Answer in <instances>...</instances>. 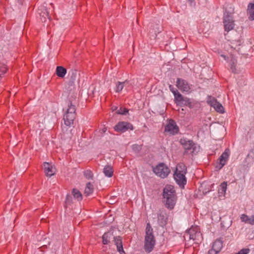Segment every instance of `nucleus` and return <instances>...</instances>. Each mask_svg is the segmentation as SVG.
<instances>
[{"label":"nucleus","mask_w":254,"mask_h":254,"mask_svg":"<svg viewBox=\"0 0 254 254\" xmlns=\"http://www.w3.org/2000/svg\"><path fill=\"white\" fill-rule=\"evenodd\" d=\"M177 195L174 188L172 185H167L163 189V201L165 206L173 209L177 201Z\"/></svg>","instance_id":"f257e3e1"},{"label":"nucleus","mask_w":254,"mask_h":254,"mask_svg":"<svg viewBox=\"0 0 254 254\" xmlns=\"http://www.w3.org/2000/svg\"><path fill=\"white\" fill-rule=\"evenodd\" d=\"M156 240L153 234V229L150 223H147L145 229L144 249L146 252L150 253L154 248Z\"/></svg>","instance_id":"f03ea898"},{"label":"nucleus","mask_w":254,"mask_h":254,"mask_svg":"<svg viewBox=\"0 0 254 254\" xmlns=\"http://www.w3.org/2000/svg\"><path fill=\"white\" fill-rule=\"evenodd\" d=\"M111 240L114 242L115 245L117 246V250L120 253H124L122 238L120 236L115 237L112 232L105 233L102 236V243L104 245H109Z\"/></svg>","instance_id":"7ed1b4c3"},{"label":"nucleus","mask_w":254,"mask_h":254,"mask_svg":"<svg viewBox=\"0 0 254 254\" xmlns=\"http://www.w3.org/2000/svg\"><path fill=\"white\" fill-rule=\"evenodd\" d=\"M75 117V107L69 101L68 103V109L64 116V124L66 126L70 127L73 125Z\"/></svg>","instance_id":"20e7f679"},{"label":"nucleus","mask_w":254,"mask_h":254,"mask_svg":"<svg viewBox=\"0 0 254 254\" xmlns=\"http://www.w3.org/2000/svg\"><path fill=\"white\" fill-rule=\"evenodd\" d=\"M234 9L232 8L231 12L227 11L226 10L224 12L223 17V23L225 31L227 32L233 30L235 25L234 20L233 16Z\"/></svg>","instance_id":"39448f33"},{"label":"nucleus","mask_w":254,"mask_h":254,"mask_svg":"<svg viewBox=\"0 0 254 254\" xmlns=\"http://www.w3.org/2000/svg\"><path fill=\"white\" fill-rule=\"evenodd\" d=\"M153 172L160 178H165L168 176L170 170L164 163H161L153 168Z\"/></svg>","instance_id":"423d86ee"},{"label":"nucleus","mask_w":254,"mask_h":254,"mask_svg":"<svg viewBox=\"0 0 254 254\" xmlns=\"http://www.w3.org/2000/svg\"><path fill=\"white\" fill-rule=\"evenodd\" d=\"M180 142L185 150L184 155L193 153L195 150V144L190 140L187 138H181Z\"/></svg>","instance_id":"0eeeda50"},{"label":"nucleus","mask_w":254,"mask_h":254,"mask_svg":"<svg viewBox=\"0 0 254 254\" xmlns=\"http://www.w3.org/2000/svg\"><path fill=\"white\" fill-rule=\"evenodd\" d=\"M175 102L177 105L180 106H188L190 108H192L193 106V104L191 101V99L188 97H184L181 94L177 95Z\"/></svg>","instance_id":"6e6552de"},{"label":"nucleus","mask_w":254,"mask_h":254,"mask_svg":"<svg viewBox=\"0 0 254 254\" xmlns=\"http://www.w3.org/2000/svg\"><path fill=\"white\" fill-rule=\"evenodd\" d=\"M176 85L183 92L187 93L190 92L192 85L185 79L180 78H177Z\"/></svg>","instance_id":"1a4fd4ad"},{"label":"nucleus","mask_w":254,"mask_h":254,"mask_svg":"<svg viewBox=\"0 0 254 254\" xmlns=\"http://www.w3.org/2000/svg\"><path fill=\"white\" fill-rule=\"evenodd\" d=\"M117 132H125L127 130H133V127L131 124L126 122H120L114 127Z\"/></svg>","instance_id":"9d476101"},{"label":"nucleus","mask_w":254,"mask_h":254,"mask_svg":"<svg viewBox=\"0 0 254 254\" xmlns=\"http://www.w3.org/2000/svg\"><path fill=\"white\" fill-rule=\"evenodd\" d=\"M230 150L226 149L219 157L216 163V168L220 170L226 164V163L230 155Z\"/></svg>","instance_id":"9b49d317"},{"label":"nucleus","mask_w":254,"mask_h":254,"mask_svg":"<svg viewBox=\"0 0 254 254\" xmlns=\"http://www.w3.org/2000/svg\"><path fill=\"white\" fill-rule=\"evenodd\" d=\"M179 130V127L176 125V122L172 119H170L168 123L165 127V131L168 132L171 134L177 133Z\"/></svg>","instance_id":"f8f14e48"},{"label":"nucleus","mask_w":254,"mask_h":254,"mask_svg":"<svg viewBox=\"0 0 254 254\" xmlns=\"http://www.w3.org/2000/svg\"><path fill=\"white\" fill-rule=\"evenodd\" d=\"M223 248V242L220 239L215 241L212 246V248L208 252L210 254H218Z\"/></svg>","instance_id":"ddd939ff"},{"label":"nucleus","mask_w":254,"mask_h":254,"mask_svg":"<svg viewBox=\"0 0 254 254\" xmlns=\"http://www.w3.org/2000/svg\"><path fill=\"white\" fill-rule=\"evenodd\" d=\"M186 173H174V179L177 183L182 188H184L187 184V178L185 177Z\"/></svg>","instance_id":"4468645a"},{"label":"nucleus","mask_w":254,"mask_h":254,"mask_svg":"<svg viewBox=\"0 0 254 254\" xmlns=\"http://www.w3.org/2000/svg\"><path fill=\"white\" fill-rule=\"evenodd\" d=\"M43 169L46 176L51 177L55 173L56 168L49 163L45 162L43 164Z\"/></svg>","instance_id":"2eb2a0df"},{"label":"nucleus","mask_w":254,"mask_h":254,"mask_svg":"<svg viewBox=\"0 0 254 254\" xmlns=\"http://www.w3.org/2000/svg\"><path fill=\"white\" fill-rule=\"evenodd\" d=\"M167 215L165 210H160L158 214V222L160 226H164L167 224Z\"/></svg>","instance_id":"dca6fc26"},{"label":"nucleus","mask_w":254,"mask_h":254,"mask_svg":"<svg viewBox=\"0 0 254 254\" xmlns=\"http://www.w3.org/2000/svg\"><path fill=\"white\" fill-rule=\"evenodd\" d=\"M196 228H190L188 231V235H189V239L193 240H199L201 238V234L198 231Z\"/></svg>","instance_id":"f3484780"},{"label":"nucleus","mask_w":254,"mask_h":254,"mask_svg":"<svg viewBox=\"0 0 254 254\" xmlns=\"http://www.w3.org/2000/svg\"><path fill=\"white\" fill-rule=\"evenodd\" d=\"M124 87L127 89L129 87L128 81L127 80H125L124 82L118 81L116 83L115 91L119 93L122 91Z\"/></svg>","instance_id":"a211bd4d"},{"label":"nucleus","mask_w":254,"mask_h":254,"mask_svg":"<svg viewBox=\"0 0 254 254\" xmlns=\"http://www.w3.org/2000/svg\"><path fill=\"white\" fill-rule=\"evenodd\" d=\"M67 72L66 69L62 66H58L56 67V73L60 78H64Z\"/></svg>","instance_id":"6ab92c4d"},{"label":"nucleus","mask_w":254,"mask_h":254,"mask_svg":"<svg viewBox=\"0 0 254 254\" xmlns=\"http://www.w3.org/2000/svg\"><path fill=\"white\" fill-rule=\"evenodd\" d=\"M247 12L249 15V18L251 20H254V3L250 2L248 5Z\"/></svg>","instance_id":"aec40b11"},{"label":"nucleus","mask_w":254,"mask_h":254,"mask_svg":"<svg viewBox=\"0 0 254 254\" xmlns=\"http://www.w3.org/2000/svg\"><path fill=\"white\" fill-rule=\"evenodd\" d=\"M174 173H186L187 167L183 163H179L176 166V170Z\"/></svg>","instance_id":"412c9836"},{"label":"nucleus","mask_w":254,"mask_h":254,"mask_svg":"<svg viewBox=\"0 0 254 254\" xmlns=\"http://www.w3.org/2000/svg\"><path fill=\"white\" fill-rule=\"evenodd\" d=\"M227 184L225 182H224L220 185L218 190V192L220 195H225L227 190Z\"/></svg>","instance_id":"4be33fe9"},{"label":"nucleus","mask_w":254,"mask_h":254,"mask_svg":"<svg viewBox=\"0 0 254 254\" xmlns=\"http://www.w3.org/2000/svg\"><path fill=\"white\" fill-rule=\"evenodd\" d=\"M94 190L93 186L91 184V183H88L86 184L85 190H84V194L86 196H88L91 194Z\"/></svg>","instance_id":"5701e85b"},{"label":"nucleus","mask_w":254,"mask_h":254,"mask_svg":"<svg viewBox=\"0 0 254 254\" xmlns=\"http://www.w3.org/2000/svg\"><path fill=\"white\" fill-rule=\"evenodd\" d=\"M105 175L108 177H111L113 174V170L111 166H106L103 170Z\"/></svg>","instance_id":"b1692460"},{"label":"nucleus","mask_w":254,"mask_h":254,"mask_svg":"<svg viewBox=\"0 0 254 254\" xmlns=\"http://www.w3.org/2000/svg\"><path fill=\"white\" fill-rule=\"evenodd\" d=\"M72 193L73 197L77 199L78 200H81L82 199V195L79 190L77 189H73L72 190Z\"/></svg>","instance_id":"393cba45"},{"label":"nucleus","mask_w":254,"mask_h":254,"mask_svg":"<svg viewBox=\"0 0 254 254\" xmlns=\"http://www.w3.org/2000/svg\"><path fill=\"white\" fill-rule=\"evenodd\" d=\"M213 107L217 112L220 113H223L224 112V109L223 107L218 102Z\"/></svg>","instance_id":"a878e982"},{"label":"nucleus","mask_w":254,"mask_h":254,"mask_svg":"<svg viewBox=\"0 0 254 254\" xmlns=\"http://www.w3.org/2000/svg\"><path fill=\"white\" fill-rule=\"evenodd\" d=\"M207 102L211 107H213L218 102L215 98L209 96Z\"/></svg>","instance_id":"bb28decb"},{"label":"nucleus","mask_w":254,"mask_h":254,"mask_svg":"<svg viewBox=\"0 0 254 254\" xmlns=\"http://www.w3.org/2000/svg\"><path fill=\"white\" fill-rule=\"evenodd\" d=\"M84 175L86 179H92L93 174L90 170H87L84 172Z\"/></svg>","instance_id":"cd10ccee"},{"label":"nucleus","mask_w":254,"mask_h":254,"mask_svg":"<svg viewBox=\"0 0 254 254\" xmlns=\"http://www.w3.org/2000/svg\"><path fill=\"white\" fill-rule=\"evenodd\" d=\"M169 89H170V91L173 93V94L174 96V101H175L176 99V97H177V95L180 93L177 89H175L172 85L169 86Z\"/></svg>","instance_id":"c85d7f7f"},{"label":"nucleus","mask_w":254,"mask_h":254,"mask_svg":"<svg viewBox=\"0 0 254 254\" xmlns=\"http://www.w3.org/2000/svg\"><path fill=\"white\" fill-rule=\"evenodd\" d=\"M128 110L127 108H120L119 110H118L116 113L120 115H126L127 113H128Z\"/></svg>","instance_id":"c756f323"},{"label":"nucleus","mask_w":254,"mask_h":254,"mask_svg":"<svg viewBox=\"0 0 254 254\" xmlns=\"http://www.w3.org/2000/svg\"><path fill=\"white\" fill-rule=\"evenodd\" d=\"M253 162L252 160L246 157L244 161V165L246 166L248 168L253 164Z\"/></svg>","instance_id":"7c9ffc66"},{"label":"nucleus","mask_w":254,"mask_h":254,"mask_svg":"<svg viewBox=\"0 0 254 254\" xmlns=\"http://www.w3.org/2000/svg\"><path fill=\"white\" fill-rule=\"evenodd\" d=\"M72 202V197L70 195L67 194L66 196L65 203L66 205H69Z\"/></svg>","instance_id":"2f4dec72"},{"label":"nucleus","mask_w":254,"mask_h":254,"mask_svg":"<svg viewBox=\"0 0 254 254\" xmlns=\"http://www.w3.org/2000/svg\"><path fill=\"white\" fill-rule=\"evenodd\" d=\"M7 70V67L5 65L2 64L0 67V77H1L2 74H3L6 72Z\"/></svg>","instance_id":"473e14b6"},{"label":"nucleus","mask_w":254,"mask_h":254,"mask_svg":"<svg viewBox=\"0 0 254 254\" xmlns=\"http://www.w3.org/2000/svg\"><path fill=\"white\" fill-rule=\"evenodd\" d=\"M247 158L252 160L253 162H254V150H252L250 151L247 156Z\"/></svg>","instance_id":"72a5a7b5"},{"label":"nucleus","mask_w":254,"mask_h":254,"mask_svg":"<svg viewBox=\"0 0 254 254\" xmlns=\"http://www.w3.org/2000/svg\"><path fill=\"white\" fill-rule=\"evenodd\" d=\"M250 252L249 248L243 249L236 254H248Z\"/></svg>","instance_id":"f704fd0d"},{"label":"nucleus","mask_w":254,"mask_h":254,"mask_svg":"<svg viewBox=\"0 0 254 254\" xmlns=\"http://www.w3.org/2000/svg\"><path fill=\"white\" fill-rule=\"evenodd\" d=\"M77 71L76 70H71L69 72V74H71V78L72 80H74L76 78Z\"/></svg>","instance_id":"c9c22d12"},{"label":"nucleus","mask_w":254,"mask_h":254,"mask_svg":"<svg viewBox=\"0 0 254 254\" xmlns=\"http://www.w3.org/2000/svg\"><path fill=\"white\" fill-rule=\"evenodd\" d=\"M241 219L243 222H247L249 219V218L247 215L242 214L241 217Z\"/></svg>","instance_id":"e433bc0d"},{"label":"nucleus","mask_w":254,"mask_h":254,"mask_svg":"<svg viewBox=\"0 0 254 254\" xmlns=\"http://www.w3.org/2000/svg\"><path fill=\"white\" fill-rule=\"evenodd\" d=\"M45 12H43V14L42 15L43 17H44L45 18L47 17L48 18H49V13L47 11L46 9H44Z\"/></svg>","instance_id":"4c0bfd02"},{"label":"nucleus","mask_w":254,"mask_h":254,"mask_svg":"<svg viewBox=\"0 0 254 254\" xmlns=\"http://www.w3.org/2000/svg\"><path fill=\"white\" fill-rule=\"evenodd\" d=\"M140 148V146L138 145H134L133 146V149H139Z\"/></svg>","instance_id":"58836bf2"},{"label":"nucleus","mask_w":254,"mask_h":254,"mask_svg":"<svg viewBox=\"0 0 254 254\" xmlns=\"http://www.w3.org/2000/svg\"><path fill=\"white\" fill-rule=\"evenodd\" d=\"M102 130H103V131L104 132H105L106 131V130H107V128L106 127H104Z\"/></svg>","instance_id":"ea45409f"},{"label":"nucleus","mask_w":254,"mask_h":254,"mask_svg":"<svg viewBox=\"0 0 254 254\" xmlns=\"http://www.w3.org/2000/svg\"><path fill=\"white\" fill-rule=\"evenodd\" d=\"M207 254H210V253H209L207 252Z\"/></svg>","instance_id":"a19ab883"}]
</instances>
